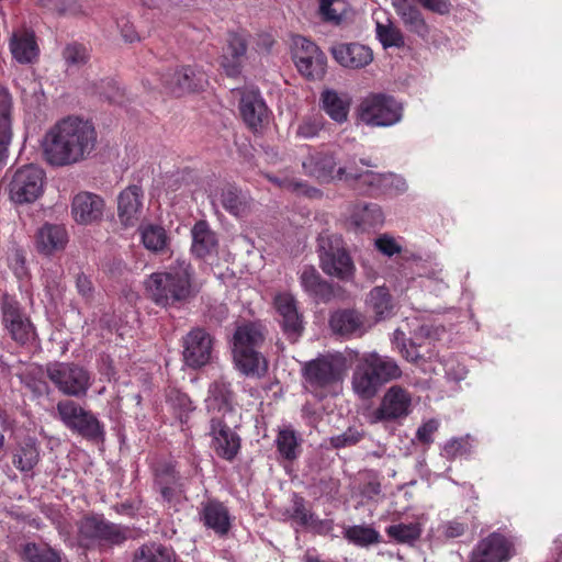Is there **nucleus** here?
Listing matches in <instances>:
<instances>
[{"label": "nucleus", "instance_id": "1", "mask_svg": "<svg viewBox=\"0 0 562 562\" xmlns=\"http://www.w3.org/2000/svg\"><path fill=\"white\" fill-rule=\"evenodd\" d=\"M95 144L97 132L90 122L67 117L46 133L43 153L49 165L65 167L87 159Z\"/></svg>", "mask_w": 562, "mask_h": 562}, {"label": "nucleus", "instance_id": "2", "mask_svg": "<svg viewBox=\"0 0 562 562\" xmlns=\"http://www.w3.org/2000/svg\"><path fill=\"white\" fill-rule=\"evenodd\" d=\"M147 297L162 308H180L199 293L190 262L177 260L162 271L153 272L144 282Z\"/></svg>", "mask_w": 562, "mask_h": 562}, {"label": "nucleus", "instance_id": "3", "mask_svg": "<svg viewBox=\"0 0 562 562\" xmlns=\"http://www.w3.org/2000/svg\"><path fill=\"white\" fill-rule=\"evenodd\" d=\"M266 337V328L260 323H246L237 326L233 336V359L236 368L245 375L261 376L268 366L259 352Z\"/></svg>", "mask_w": 562, "mask_h": 562}, {"label": "nucleus", "instance_id": "4", "mask_svg": "<svg viewBox=\"0 0 562 562\" xmlns=\"http://www.w3.org/2000/svg\"><path fill=\"white\" fill-rule=\"evenodd\" d=\"M56 417L67 429L88 441L100 443L105 439L103 424L91 411L72 400H61L57 403Z\"/></svg>", "mask_w": 562, "mask_h": 562}, {"label": "nucleus", "instance_id": "5", "mask_svg": "<svg viewBox=\"0 0 562 562\" xmlns=\"http://www.w3.org/2000/svg\"><path fill=\"white\" fill-rule=\"evenodd\" d=\"M319 266L324 273L341 281H349L355 274V265L341 236L322 233L317 238Z\"/></svg>", "mask_w": 562, "mask_h": 562}, {"label": "nucleus", "instance_id": "6", "mask_svg": "<svg viewBox=\"0 0 562 562\" xmlns=\"http://www.w3.org/2000/svg\"><path fill=\"white\" fill-rule=\"evenodd\" d=\"M5 177L9 198L15 204L33 203L44 192L45 172L34 164L9 170Z\"/></svg>", "mask_w": 562, "mask_h": 562}, {"label": "nucleus", "instance_id": "7", "mask_svg": "<svg viewBox=\"0 0 562 562\" xmlns=\"http://www.w3.org/2000/svg\"><path fill=\"white\" fill-rule=\"evenodd\" d=\"M46 375L55 387L66 396L83 397L92 385L91 373L74 362L48 363Z\"/></svg>", "mask_w": 562, "mask_h": 562}, {"label": "nucleus", "instance_id": "8", "mask_svg": "<svg viewBox=\"0 0 562 562\" xmlns=\"http://www.w3.org/2000/svg\"><path fill=\"white\" fill-rule=\"evenodd\" d=\"M160 82L167 93L179 98L204 90L209 80L201 67L187 65L167 69Z\"/></svg>", "mask_w": 562, "mask_h": 562}, {"label": "nucleus", "instance_id": "9", "mask_svg": "<svg viewBox=\"0 0 562 562\" xmlns=\"http://www.w3.org/2000/svg\"><path fill=\"white\" fill-rule=\"evenodd\" d=\"M78 529L82 540L101 546H119L128 538L130 533L127 527L111 522L99 515L83 517Z\"/></svg>", "mask_w": 562, "mask_h": 562}, {"label": "nucleus", "instance_id": "10", "mask_svg": "<svg viewBox=\"0 0 562 562\" xmlns=\"http://www.w3.org/2000/svg\"><path fill=\"white\" fill-rule=\"evenodd\" d=\"M346 370L345 357L326 355L306 362L303 376L311 386L323 389L341 381Z\"/></svg>", "mask_w": 562, "mask_h": 562}, {"label": "nucleus", "instance_id": "11", "mask_svg": "<svg viewBox=\"0 0 562 562\" xmlns=\"http://www.w3.org/2000/svg\"><path fill=\"white\" fill-rule=\"evenodd\" d=\"M360 119L371 126H391L402 119V105L391 95L372 94L360 105Z\"/></svg>", "mask_w": 562, "mask_h": 562}, {"label": "nucleus", "instance_id": "12", "mask_svg": "<svg viewBox=\"0 0 562 562\" xmlns=\"http://www.w3.org/2000/svg\"><path fill=\"white\" fill-rule=\"evenodd\" d=\"M183 362L191 369L206 366L212 358L213 337L202 327H193L182 338Z\"/></svg>", "mask_w": 562, "mask_h": 562}, {"label": "nucleus", "instance_id": "13", "mask_svg": "<svg viewBox=\"0 0 562 562\" xmlns=\"http://www.w3.org/2000/svg\"><path fill=\"white\" fill-rule=\"evenodd\" d=\"M304 172L315 178L319 183H331L335 181H345L350 166L337 168V161L330 153H315L308 155L303 161Z\"/></svg>", "mask_w": 562, "mask_h": 562}, {"label": "nucleus", "instance_id": "14", "mask_svg": "<svg viewBox=\"0 0 562 562\" xmlns=\"http://www.w3.org/2000/svg\"><path fill=\"white\" fill-rule=\"evenodd\" d=\"M514 553V543L499 532L481 539L472 549L469 562H505Z\"/></svg>", "mask_w": 562, "mask_h": 562}, {"label": "nucleus", "instance_id": "15", "mask_svg": "<svg viewBox=\"0 0 562 562\" xmlns=\"http://www.w3.org/2000/svg\"><path fill=\"white\" fill-rule=\"evenodd\" d=\"M411 394L400 385L391 386L373 413V422H391L406 417L411 412Z\"/></svg>", "mask_w": 562, "mask_h": 562}, {"label": "nucleus", "instance_id": "16", "mask_svg": "<svg viewBox=\"0 0 562 562\" xmlns=\"http://www.w3.org/2000/svg\"><path fill=\"white\" fill-rule=\"evenodd\" d=\"M274 306L279 315V324L283 334L291 342L297 341L304 330L303 316L297 311L293 295L283 293L274 297Z\"/></svg>", "mask_w": 562, "mask_h": 562}, {"label": "nucleus", "instance_id": "17", "mask_svg": "<svg viewBox=\"0 0 562 562\" xmlns=\"http://www.w3.org/2000/svg\"><path fill=\"white\" fill-rule=\"evenodd\" d=\"M239 111L245 124L254 133H261L269 124V109L258 90L241 92Z\"/></svg>", "mask_w": 562, "mask_h": 562}, {"label": "nucleus", "instance_id": "18", "mask_svg": "<svg viewBox=\"0 0 562 562\" xmlns=\"http://www.w3.org/2000/svg\"><path fill=\"white\" fill-rule=\"evenodd\" d=\"M2 316L5 328L16 342L24 345L34 337V327L29 317L21 311L19 303L8 295L2 300Z\"/></svg>", "mask_w": 562, "mask_h": 562}, {"label": "nucleus", "instance_id": "19", "mask_svg": "<svg viewBox=\"0 0 562 562\" xmlns=\"http://www.w3.org/2000/svg\"><path fill=\"white\" fill-rule=\"evenodd\" d=\"M144 192L139 186L132 184L117 198V216L124 226H134L142 217Z\"/></svg>", "mask_w": 562, "mask_h": 562}, {"label": "nucleus", "instance_id": "20", "mask_svg": "<svg viewBox=\"0 0 562 562\" xmlns=\"http://www.w3.org/2000/svg\"><path fill=\"white\" fill-rule=\"evenodd\" d=\"M334 59L345 68L366 67L373 59L371 49L358 43H337L330 47Z\"/></svg>", "mask_w": 562, "mask_h": 562}, {"label": "nucleus", "instance_id": "21", "mask_svg": "<svg viewBox=\"0 0 562 562\" xmlns=\"http://www.w3.org/2000/svg\"><path fill=\"white\" fill-rule=\"evenodd\" d=\"M104 201L101 196L90 193H78L71 204L72 215L79 224H91L103 216Z\"/></svg>", "mask_w": 562, "mask_h": 562}, {"label": "nucleus", "instance_id": "22", "mask_svg": "<svg viewBox=\"0 0 562 562\" xmlns=\"http://www.w3.org/2000/svg\"><path fill=\"white\" fill-rule=\"evenodd\" d=\"M329 327L341 337H360L366 333L364 316L356 310H338L330 314Z\"/></svg>", "mask_w": 562, "mask_h": 562}, {"label": "nucleus", "instance_id": "23", "mask_svg": "<svg viewBox=\"0 0 562 562\" xmlns=\"http://www.w3.org/2000/svg\"><path fill=\"white\" fill-rule=\"evenodd\" d=\"M300 283L307 295L316 303H328L336 296L334 284L323 279L312 266L303 269L300 276Z\"/></svg>", "mask_w": 562, "mask_h": 562}, {"label": "nucleus", "instance_id": "24", "mask_svg": "<svg viewBox=\"0 0 562 562\" xmlns=\"http://www.w3.org/2000/svg\"><path fill=\"white\" fill-rule=\"evenodd\" d=\"M211 434L213 435V446L216 453L228 461H232L240 448V439L222 420L213 418L211 420Z\"/></svg>", "mask_w": 562, "mask_h": 562}, {"label": "nucleus", "instance_id": "25", "mask_svg": "<svg viewBox=\"0 0 562 562\" xmlns=\"http://www.w3.org/2000/svg\"><path fill=\"white\" fill-rule=\"evenodd\" d=\"M392 5L400 16L405 29L425 40L430 33V27L427 24L420 10L409 0H392Z\"/></svg>", "mask_w": 562, "mask_h": 562}, {"label": "nucleus", "instance_id": "26", "mask_svg": "<svg viewBox=\"0 0 562 562\" xmlns=\"http://www.w3.org/2000/svg\"><path fill=\"white\" fill-rule=\"evenodd\" d=\"M201 519L204 525L216 535L223 537L231 530V515L228 508L216 499L202 504Z\"/></svg>", "mask_w": 562, "mask_h": 562}, {"label": "nucleus", "instance_id": "27", "mask_svg": "<svg viewBox=\"0 0 562 562\" xmlns=\"http://www.w3.org/2000/svg\"><path fill=\"white\" fill-rule=\"evenodd\" d=\"M191 251L195 257L204 259L217 252L218 239L206 221H198L191 229Z\"/></svg>", "mask_w": 562, "mask_h": 562}, {"label": "nucleus", "instance_id": "28", "mask_svg": "<svg viewBox=\"0 0 562 562\" xmlns=\"http://www.w3.org/2000/svg\"><path fill=\"white\" fill-rule=\"evenodd\" d=\"M67 244V233L64 226L44 224L36 234V249L44 255L63 250Z\"/></svg>", "mask_w": 562, "mask_h": 562}, {"label": "nucleus", "instance_id": "29", "mask_svg": "<svg viewBox=\"0 0 562 562\" xmlns=\"http://www.w3.org/2000/svg\"><path fill=\"white\" fill-rule=\"evenodd\" d=\"M12 108L11 93L8 89L0 88V167L4 164L12 138Z\"/></svg>", "mask_w": 562, "mask_h": 562}, {"label": "nucleus", "instance_id": "30", "mask_svg": "<svg viewBox=\"0 0 562 562\" xmlns=\"http://www.w3.org/2000/svg\"><path fill=\"white\" fill-rule=\"evenodd\" d=\"M11 53L20 64H31L38 56V46L33 32H14L10 41Z\"/></svg>", "mask_w": 562, "mask_h": 562}, {"label": "nucleus", "instance_id": "31", "mask_svg": "<svg viewBox=\"0 0 562 562\" xmlns=\"http://www.w3.org/2000/svg\"><path fill=\"white\" fill-rule=\"evenodd\" d=\"M381 386L382 384L366 361L356 368L352 375V387L361 398L373 397Z\"/></svg>", "mask_w": 562, "mask_h": 562}, {"label": "nucleus", "instance_id": "32", "mask_svg": "<svg viewBox=\"0 0 562 562\" xmlns=\"http://www.w3.org/2000/svg\"><path fill=\"white\" fill-rule=\"evenodd\" d=\"M322 109L329 117L338 123H342L348 117L350 99L347 94H339L335 90L326 89L321 95Z\"/></svg>", "mask_w": 562, "mask_h": 562}, {"label": "nucleus", "instance_id": "33", "mask_svg": "<svg viewBox=\"0 0 562 562\" xmlns=\"http://www.w3.org/2000/svg\"><path fill=\"white\" fill-rule=\"evenodd\" d=\"M364 361L371 368L374 376L383 385L392 380L398 379L402 371L396 361L386 356H380L375 352L366 357Z\"/></svg>", "mask_w": 562, "mask_h": 562}, {"label": "nucleus", "instance_id": "34", "mask_svg": "<svg viewBox=\"0 0 562 562\" xmlns=\"http://www.w3.org/2000/svg\"><path fill=\"white\" fill-rule=\"evenodd\" d=\"M222 206L232 215L243 217L249 212V200L237 187L227 184L221 192Z\"/></svg>", "mask_w": 562, "mask_h": 562}, {"label": "nucleus", "instance_id": "35", "mask_svg": "<svg viewBox=\"0 0 562 562\" xmlns=\"http://www.w3.org/2000/svg\"><path fill=\"white\" fill-rule=\"evenodd\" d=\"M301 441L300 435L293 428H282L277 435V450L283 459L294 461L300 454Z\"/></svg>", "mask_w": 562, "mask_h": 562}, {"label": "nucleus", "instance_id": "36", "mask_svg": "<svg viewBox=\"0 0 562 562\" xmlns=\"http://www.w3.org/2000/svg\"><path fill=\"white\" fill-rule=\"evenodd\" d=\"M133 562H175V553L160 543H145L135 551Z\"/></svg>", "mask_w": 562, "mask_h": 562}, {"label": "nucleus", "instance_id": "37", "mask_svg": "<svg viewBox=\"0 0 562 562\" xmlns=\"http://www.w3.org/2000/svg\"><path fill=\"white\" fill-rule=\"evenodd\" d=\"M24 562H61L59 553L47 544L27 542L20 551Z\"/></svg>", "mask_w": 562, "mask_h": 562}, {"label": "nucleus", "instance_id": "38", "mask_svg": "<svg viewBox=\"0 0 562 562\" xmlns=\"http://www.w3.org/2000/svg\"><path fill=\"white\" fill-rule=\"evenodd\" d=\"M358 226L375 227L384 222L382 209L375 203L358 204L352 213Z\"/></svg>", "mask_w": 562, "mask_h": 562}, {"label": "nucleus", "instance_id": "39", "mask_svg": "<svg viewBox=\"0 0 562 562\" xmlns=\"http://www.w3.org/2000/svg\"><path fill=\"white\" fill-rule=\"evenodd\" d=\"M233 400V392L229 383L223 380L213 382L209 389V407L214 409H229Z\"/></svg>", "mask_w": 562, "mask_h": 562}, {"label": "nucleus", "instance_id": "40", "mask_svg": "<svg viewBox=\"0 0 562 562\" xmlns=\"http://www.w3.org/2000/svg\"><path fill=\"white\" fill-rule=\"evenodd\" d=\"M367 303L378 319L387 317L393 307L391 295L387 289L383 286L372 289L369 293Z\"/></svg>", "mask_w": 562, "mask_h": 562}, {"label": "nucleus", "instance_id": "41", "mask_svg": "<svg viewBox=\"0 0 562 562\" xmlns=\"http://www.w3.org/2000/svg\"><path fill=\"white\" fill-rule=\"evenodd\" d=\"M327 58L325 54H317V56L301 57L300 61L295 63L297 70L308 79H321L326 72Z\"/></svg>", "mask_w": 562, "mask_h": 562}, {"label": "nucleus", "instance_id": "42", "mask_svg": "<svg viewBox=\"0 0 562 562\" xmlns=\"http://www.w3.org/2000/svg\"><path fill=\"white\" fill-rule=\"evenodd\" d=\"M344 537L360 547H368L380 542V533L369 526H351L345 529Z\"/></svg>", "mask_w": 562, "mask_h": 562}, {"label": "nucleus", "instance_id": "43", "mask_svg": "<svg viewBox=\"0 0 562 562\" xmlns=\"http://www.w3.org/2000/svg\"><path fill=\"white\" fill-rule=\"evenodd\" d=\"M38 460L40 453L34 442H25L13 454V464L23 472L31 471Z\"/></svg>", "mask_w": 562, "mask_h": 562}, {"label": "nucleus", "instance_id": "44", "mask_svg": "<svg viewBox=\"0 0 562 562\" xmlns=\"http://www.w3.org/2000/svg\"><path fill=\"white\" fill-rule=\"evenodd\" d=\"M393 344L400 350L402 356L411 362L418 363L419 361H424L426 359L431 358V351L419 352L416 348H411L409 339H406L404 331L401 329H395L393 333Z\"/></svg>", "mask_w": 562, "mask_h": 562}, {"label": "nucleus", "instance_id": "45", "mask_svg": "<svg viewBox=\"0 0 562 562\" xmlns=\"http://www.w3.org/2000/svg\"><path fill=\"white\" fill-rule=\"evenodd\" d=\"M385 176L371 170H361L356 166H350L346 182L359 183L368 188H378L382 184Z\"/></svg>", "mask_w": 562, "mask_h": 562}, {"label": "nucleus", "instance_id": "46", "mask_svg": "<svg viewBox=\"0 0 562 562\" xmlns=\"http://www.w3.org/2000/svg\"><path fill=\"white\" fill-rule=\"evenodd\" d=\"M376 36L384 48L397 47L401 48L405 45L404 36L400 29L392 23L386 25L376 23Z\"/></svg>", "mask_w": 562, "mask_h": 562}, {"label": "nucleus", "instance_id": "47", "mask_svg": "<svg viewBox=\"0 0 562 562\" xmlns=\"http://www.w3.org/2000/svg\"><path fill=\"white\" fill-rule=\"evenodd\" d=\"M386 532L398 543L412 544L420 537V528L417 524L391 525L387 527Z\"/></svg>", "mask_w": 562, "mask_h": 562}, {"label": "nucleus", "instance_id": "48", "mask_svg": "<svg viewBox=\"0 0 562 562\" xmlns=\"http://www.w3.org/2000/svg\"><path fill=\"white\" fill-rule=\"evenodd\" d=\"M144 246L153 251H161L167 245V234L161 226L149 225L142 232Z\"/></svg>", "mask_w": 562, "mask_h": 562}, {"label": "nucleus", "instance_id": "49", "mask_svg": "<svg viewBox=\"0 0 562 562\" xmlns=\"http://www.w3.org/2000/svg\"><path fill=\"white\" fill-rule=\"evenodd\" d=\"M63 58L68 66L80 67L88 63L90 54L85 45L71 43L64 48Z\"/></svg>", "mask_w": 562, "mask_h": 562}, {"label": "nucleus", "instance_id": "50", "mask_svg": "<svg viewBox=\"0 0 562 562\" xmlns=\"http://www.w3.org/2000/svg\"><path fill=\"white\" fill-rule=\"evenodd\" d=\"M317 54H323V52L318 48V46L311 42L310 40L297 36L294 40V48H293V60L294 63L300 61L301 57H310L317 56Z\"/></svg>", "mask_w": 562, "mask_h": 562}, {"label": "nucleus", "instance_id": "51", "mask_svg": "<svg viewBox=\"0 0 562 562\" xmlns=\"http://www.w3.org/2000/svg\"><path fill=\"white\" fill-rule=\"evenodd\" d=\"M443 328L424 324L419 326L409 338L411 348L417 349V340H429V344L439 339Z\"/></svg>", "mask_w": 562, "mask_h": 562}, {"label": "nucleus", "instance_id": "52", "mask_svg": "<svg viewBox=\"0 0 562 562\" xmlns=\"http://www.w3.org/2000/svg\"><path fill=\"white\" fill-rule=\"evenodd\" d=\"M323 127V117L318 115L306 116L299 124L296 135L303 138H312L318 135Z\"/></svg>", "mask_w": 562, "mask_h": 562}, {"label": "nucleus", "instance_id": "53", "mask_svg": "<svg viewBox=\"0 0 562 562\" xmlns=\"http://www.w3.org/2000/svg\"><path fill=\"white\" fill-rule=\"evenodd\" d=\"M247 52L246 38L238 33H229L225 55L243 59Z\"/></svg>", "mask_w": 562, "mask_h": 562}, {"label": "nucleus", "instance_id": "54", "mask_svg": "<svg viewBox=\"0 0 562 562\" xmlns=\"http://www.w3.org/2000/svg\"><path fill=\"white\" fill-rule=\"evenodd\" d=\"M362 438V434L353 428H348L345 432L334 436L329 439L330 446L335 449L351 447L358 443Z\"/></svg>", "mask_w": 562, "mask_h": 562}, {"label": "nucleus", "instance_id": "55", "mask_svg": "<svg viewBox=\"0 0 562 562\" xmlns=\"http://www.w3.org/2000/svg\"><path fill=\"white\" fill-rule=\"evenodd\" d=\"M156 486L162 488L165 486H182L179 482V476L171 465H164L156 472Z\"/></svg>", "mask_w": 562, "mask_h": 562}, {"label": "nucleus", "instance_id": "56", "mask_svg": "<svg viewBox=\"0 0 562 562\" xmlns=\"http://www.w3.org/2000/svg\"><path fill=\"white\" fill-rule=\"evenodd\" d=\"M312 515L313 514L305 508V499L302 496L294 494L291 517L297 520L300 525L307 526Z\"/></svg>", "mask_w": 562, "mask_h": 562}, {"label": "nucleus", "instance_id": "57", "mask_svg": "<svg viewBox=\"0 0 562 562\" xmlns=\"http://www.w3.org/2000/svg\"><path fill=\"white\" fill-rule=\"evenodd\" d=\"M335 3H342V0H321L319 10L325 21L339 24L342 18L337 9L333 8Z\"/></svg>", "mask_w": 562, "mask_h": 562}, {"label": "nucleus", "instance_id": "58", "mask_svg": "<svg viewBox=\"0 0 562 562\" xmlns=\"http://www.w3.org/2000/svg\"><path fill=\"white\" fill-rule=\"evenodd\" d=\"M423 8L431 12L445 15L450 12L451 3L449 0H416Z\"/></svg>", "mask_w": 562, "mask_h": 562}, {"label": "nucleus", "instance_id": "59", "mask_svg": "<svg viewBox=\"0 0 562 562\" xmlns=\"http://www.w3.org/2000/svg\"><path fill=\"white\" fill-rule=\"evenodd\" d=\"M437 429L438 422L436 419H429L417 429L416 437L422 443L429 445L432 442L431 436Z\"/></svg>", "mask_w": 562, "mask_h": 562}, {"label": "nucleus", "instance_id": "60", "mask_svg": "<svg viewBox=\"0 0 562 562\" xmlns=\"http://www.w3.org/2000/svg\"><path fill=\"white\" fill-rule=\"evenodd\" d=\"M376 248L384 255L391 257L401 251V247L394 240V238L386 235L379 237L375 240Z\"/></svg>", "mask_w": 562, "mask_h": 562}, {"label": "nucleus", "instance_id": "61", "mask_svg": "<svg viewBox=\"0 0 562 562\" xmlns=\"http://www.w3.org/2000/svg\"><path fill=\"white\" fill-rule=\"evenodd\" d=\"M243 59L234 58L229 55L223 54L221 58V66L225 74L229 77H236L240 74Z\"/></svg>", "mask_w": 562, "mask_h": 562}, {"label": "nucleus", "instance_id": "62", "mask_svg": "<svg viewBox=\"0 0 562 562\" xmlns=\"http://www.w3.org/2000/svg\"><path fill=\"white\" fill-rule=\"evenodd\" d=\"M50 11H55L58 14H77L79 7L77 0H55L48 8Z\"/></svg>", "mask_w": 562, "mask_h": 562}, {"label": "nucleus", "instance_id": "63", "mask_svg": "<svg viewBox=\"0 0 562 562\" xmlns=\"http://www.w3.org/2000/svg\"><path fill=\"white\" fill-rule=\"evenodd\" d=\"M333 526V520L319 519L313 514L310 524L306 527H310L311 530L314 531L315 533L326 535L331 531Z\"/></svg>", "mask_w": 562, "mask_h": 562}, {"label": "nucleus", "instance_id": "64", "mask_svg": "<svg viewBox=\"0 0 562 562\" xmlns=\"http://www.w3.org/2000/svg\"><path fill=\"white\" fill-rule=\"evenodd\" d=\"M76 288L83 299L90 300L92 297L93 285L91 280L86 274L80 273L77 276Z\"/></svg>", "mask_w": 562, "mask_h": 562}]
</instances>
